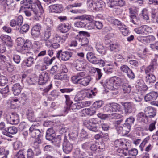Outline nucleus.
<instances>
[{
	"label": "nucleus",
	"mask_w": 158,
	"mask_h": 158,
	"mask_svg": "<svg viewBox=\"0 0 158 158\" xmlns=\"http://www.w3.org/2000/svg\"><path fill=\"white\" fill-rule=\"evenodd\" d=\"M21 3L23 4L21 7V9L31 8V11L37 18L40 17L44 13V10L40 2L34 3L32 0H23L21 1Z\"/></svg>",
	"instance_id": "f257e3e1"
},
{
	"label": "nucleus",
	"mask_w": 158,
	"mask_h": 158,
	"mask_svg": "<svg viewBox=\"0 0 158 158\" xmlns=\"http://www.w3.org/2000/svg\"><path fill=\"white\" fill-rule=\"evenodd\" d=\"M79 36L81 37L82 36H84V37L79 38V39H77L78 40L79 44L82 46L85 47V49L86 50H90L92 47L89 45V41L88 39L86 37H89L90 34L89 33L84 31H80L79 32Z\"/></svg>",
	"instance_id": "f03ea898"
},
{
	"label": "nucleus",
	"mask_w": 158,
	"mask_h": 158,
	"mask_svg": "<svg viewBox=\"0 0 158 158\" xmlns=\"http://www.w3.org/2000/svg\"><path fill=\"white\" fill-rule=\"evenodd\" d=\"M30 134L33 138L40 139L43 135L42 130L39 129L38 125H32L29 128Z\"/></svg>",
	"instance_id": "7ed1b4c3"
},
{
	"label": "nucleus",
	"mask_w": 158,
	"mask_h": 158,
	"mask_svg": "<svg viewBox=\"0 0 158 158\" xmlns=\"http://www.w3.org/2000/svg\"><path fill=\"white\" fill-rule=\"evenodd\" d=\"M97 122L94 118L85 120L84 122V125L89 129L94 132H97L98 129L97 126Z\"/></svg>",
	"instance_id": "20e7f679"
},
{
	"label": "nucleus",
	"mask_w": 158,
	"mask_h": 158,
	"mask_svg": "<svg viewBox=\"0 0 158 158\" xmlns=\"http://www.w3.org/2000/svg\"><path fill=\"white\" fill-rule=\"evenodd\" d=\"M73 54V53L70 51L62 52L61 50H60L57 53L56 57L60 60L66 61L72 57Z\"/></svg>",
	"instance_id": "39448f33"
},
{
	"label": "nucleus",
	"mask_w": 158,
	"mask_h": 158,
	"mask_svg": "<svg viewBox=\"0 0 158 158\" xmlns=\"http://www.w3.org/2000/svg\"><path fill=\"white\" fill-rule=\"evenodd\" d=\"M130 148L131 146L129 143L123 142L121 148H118L117 150V153L119 156H127Z\"/></svg>",
	"instance_id": "423d86ee"
},
{
	"label": "nucleus",
	"mask_w": 158,
	"mask_h": 158,
	"mask_svg": "<svg viewBox=\"0 0 158 158\" xmlns=\"http://www.w3.org/2000/svg\"><path fill=\"white\" fill-rule=\"evenodd\" d=\"M8 123L13 125H16L19 123V117L15 113H12L11 114L7 115L5 117Z\"/></svg>",
	"instance_id": "0eeeda50"
},
{
	"label": "nucleus",
	"mask_w": 158,
	"mask_h": 158,
	"mask_svg": "<svg viewBox=\"0 0 158 158\" xmlns=\"http://www.w3.org/2000/svg\"><path fill=\"white\" fill-rule=\"evenodd\" d=\"M120 108V106L117 103H113L109 104L108 105L105 106L104 107V110L105 112L108 113H114L119 111Z\"/></svg>",
	"instance_id": "6e6552de"
},
{
	"label": "nucleus",
	"mask_w": 158,
	"mask_h": 158,
	"mask_svg": "<svg viewBox=\"0 0 158 158\" xmlns=\"http://www.w3.org/2000/svg\"><path fill=\"white\" fill-rule=\"evenodd\" d=\"M73 148V144L69 142L65 137L63 144V149L64 152L66 154L70 152Z\"/></svg>",
	"instance_id": "1a4fd4ad"
},
{
	"label": "nucleus",
	"mask_w": 158,
	"mask_h": 158,
	"mask_svg": "<svg viewBox=\"0 0 158 158\" xmlns=\"http://www.w3.org/2000/svg\"><path fill=\"white\" fill-rule=\"evenodd\" d=\"M48 79V73L46 71L42 72L39 76L38 83L42 85L45 84Z\"/></svg>",
	"instance_id": "9d476101"
},
{
	"label": "nucleus",
	"mask_w": 158,
	"mask_h": 158,
	"mask_svg": "<svg viewBox=\"0 0 158 158\" xmlns=\"http://www.w3.org/2000/svg\"><path fill=\"white\" fill-rule=\"evenodd\" d=\"M100 83L104 87H106L108 89L114 90V85L112 77L110 78L109 80H106L104 81H101Z\"/></svg>",
	"instance_id": "9b49d317"
},
{
	"label": "nucleus",
	"mask_w": 158,
	"mask_h": 158,
	"mask_svg": "<svg viewBox=\"0 0 158 158\" xmlns=\"http://www.w3.org/2000/svg\"><path fill=\"white\" fill-rule=\"evenodd\" d=\"M26 55L27 56L29 57L23 61V63L27 66L30 67L34 63V58L33 56H31V55L33 54L31 52H27Z\"/></svg>",
	"instance_id": "f8f14e48"
},
{
	"label": "nucleus",
	"mask_w": 158,
	"mask_h": 158,
	"mask_svg": "<svg viewBox=\"0 0 158 158\" xmlns=\"http://www.w3.org/2000/svg\"><path fill=\"white\" fill-rule=\"evenodd\" d=\"M121 105L124 107L125 114H129L132 112L133 108L132 104L128 102H122L121 103Z\"/></svg>",
	"instance_id": "ddd939ff"
},
{
	"label": "nucleus",
	"mask_w": 158,
	"mask_h": 158,
	"mask_svg": "<svg viewBox=\"0 0 158 158\" xmlns=\"http://www.w3.org/2000/svg\"><path fill=\"white\" fill-rule=\"evenodd\" d=\"M144 111L147 114L148 118H153L156 115V110L152 107H148L146 108Z\"/></svg>",
	"instance_id": "4468645a"
},
{
	"label": "nucleus",
	"mask_w": 158,
	"mask_h": 158,
	"mask_svg": "<svg viewBox=\"0 0 158 158\" xmlns=\"http://www.w3.org/2000/svg\"><path fill=\"white\" fill-rule=\"evenodd\" d=\"M0 38L5 44L9 47H11L13 44V42L10 37L5 35H2L0 36Z\"/></svg>",
	"instance_id": "2eb2a0df"
},
{
	"label": "nucleus",
	"mask_w": 158,
	"mask_h": 158,
	"mask_svg": "<svg viewBox=\"0 0 158 158\" xmlns=\"http://www.w3.org/2000/svg\"><path fill=\"white\" fill-rule=\"evenodd\" d=\"M49 8L50 11L52 12L60 13L63 10L62 6L58 4L51 5Z\"/></svg>",
	"instance_id": "dca6fc26"
},
{
	"label": "nucleus",
	"mask_w": 158,
	"mask_h": 158,
	"mask_svg": "<svg viewBox=\"0 0 158 158\" xmlns=\"http://www.w3.org/2000/svg\"><path fill=\"white\" fill-rule=\"evenodd\" d=\"M92 79L90 77L88 76L82 79H78L77 81L75 82V84H79L84 86H86L89 84Z\"/></svg>",
	"instance_id": "f3484780"
},
{
	"label": "nucleus",
	"mask_w": 158,
	"mask_h": 158,
	"mask_svg": "<svg viewBox=\"0 0 158 158\" xmlns=\"http://www.w3.org/2000/svg\"><path fill=\"white\" fill-rule=\"evenodd\" d=\"M55 136V131L52 128L48 129L46 131V138L49 141H52Z\"/></svg>",
	"instance_id": "a211bd4d"
},
{
	"label": "nucleus",
	"mask_w": 158,
	"mask_h": 158,
	"mask_svg": "<svg viewBox=\"0 0 158 158\" xmlns=\"http://www.w3.org/2000/svg\"><path fill=\"white\" fill-rule=\"evenodd\" d=\"M158 96V94L157 92H152L147 94L145 96L144 99L146 102L154 101L156 99Z\"/></svg>",
	"instance_id": "6ab92c4d"
},
{
	"label": "nucleus",
	"mask_w": 158,
	"mask_h": 158,
	"mask_svg": "<svg viewBox=\"0 0 158 158\" xmlns=\"http://www.w3.org/2000/svg\"><path fill=\"white\" fill-rule=\"evenodd\" d=\"M55 80L67 81L69 80V77L67 74H63L62 72L55 75L53 77Z\"/></svg>",
	"instance_id": "aec40b11"
},
{
	"label": "nucleus",
	"mask_w": 158,
	"mask_h": 158,
	"mask_svg": "<svg viewBox=\"0 0 158 158\" xmlns=\"http://www.w3.org/2000/svg\"><path fill=\"white\" fill-rule=\"evenodd\" d=\"M52 28L50 27H48L44 31L43 35L41 36V40L47 41L51 35Z\"/></svg>",
	"instance_id": "412c9836"
},
{
	"label": "nucleus",
	"mask_w": 158,
	"mask_h": 158,
	"mask_svg": "<svg viewBox=\"0 0 158 158\" xmlns=\"http://www.w3.org/2000/svg\"><path fill=\"white\" fill-rule=\"evenodd\" d=\"M41 28V25L39 24L34 25L31 30L32 35L35 37H38L40 34V31Z\"/></svg>",
	"instance_id": "4be33fe9"
},
{
	"label": "nucleus",
	"mask_w": 158,
	"mask_h": 158,
	"mask_svg": "<svg viewBox=\"0 0 158 158\" xmlns=\"http://www.w3.org/2000/svg\"><path fill=\"white\" fill-rule=\"evenodd\" d=\"M71 26L68 23L60 24L58 27V29L62 33H66L70 29Z\"/></svg>",
	"instance_id": "5701e85b"
},
{
	"label": "nucleus",
	"mask_w": 158,
	"mask_h": 158,
	"mask_svg": "<svg viewBox=\"0 0 158 158\" xmlns=\"http://www.w3.org/2000/svg\"><path fill=\"white\" fill-rule=\"evenodd\" d=\"M22 87L19 83L15 84L12 87L13 94L15 95H18L21 92Z\"/></svg>",
	"instance_id": "b1692460"
},
{
	"label": "nucleus",
	"mask_w": 158,
	"mask_h": 158,
	"mask_svg": "<svg viewBox=\"0 0 158 158\" xmlns=\"http://www.w3.org/2000/svg\"><path fill=\"white\" fill-rule=\"evenodd\" d=\"M75 67L77 71H81L85 68L86 63L83 61L77 60L75 61Z\"/></svg>",
	"instance_id": "393cba45"
},
{
	"label": "nucleus",
	"mask_w": 158,
	"mask_h": 158,
	"mask_svg": "<svg viewBox=\"0 0 158 158\" xmlns=\"http://www.w3.org/2000/svg\"><path fill=\"white\" fill-rule=\"evenodd\" d=\"M137 120L139 122H143L145 123L147 120L148 118L147 114L142 112L138 113L136 116Z\"/></svg>",
	"instance_id": "a878e982"
},
{
	"label": "nucleus",
	"mask_w": 158,
	"mask_h": 158,
	"mask_svg": "<svg viewBox=\"0 0 158 158\" xmlns=\"http://www.w3.org/2000/svg\"><path fill=\"white\" fill-rule=\"evenodd\" d=\"M145 81L147 83L152 84L154 83L156 81L155 77L152 74H146L145 77Z\"/></svg>",
	"instance_id": "bb28decb"
},
{
	"label": "nucleus",
	"mask_w": 158,
	"mask_h": 158,
	"mask_svg": "<svg viewBox=\"0 0 158 158\" xmlns=\"http://www.w3.org/2000/svg\"><path fill=\"white\" fill-rule=\"evenodd\" d=\"M114 86V89L118 88V86H120L123 84L122 80L119 77H112Z\"/></svg>",
	"instance_id": "cd10ccee"
},
{
	"label": "nucleus",
	"mask_w": 158,
	"mask_h": 158,
	"mask_svg": "<svg viewBox=\"0 0 158 158\" xmlns=\"http://www.w3.org/2000/svg\"><path fill=\"white\" fill-rule=\"evenodd\" d=\"M109 47L110 50L114 52H118L120 51V46L117 43H110Z\"/></svg>",
	"instance_id": "c85d7f7f"
},
{
	"label": "nucleus",
	"mask_w": 158,
	"mask_h": 158,
	"mask_svg": "<svg viewBox=\"0 0 158 158\" xmlns=\"http://www.w3.org/2000/svg\"><path fill=\"white\" fill-rule=\"evenodd\" d=\"M85 73L84 72H80L77 73L76 75L73 76L72 78L73 82L75 84V82L77 81L78 79H82V77H84L85 75Z\"/></svg>",
	"instance_id": "c756f323"
},
{
	"label": "nucleus",
	"mask_w": 158,
	"mask_h": 158,
	"mask_svg": "<svg viewBox=\"0 0 158 158\" xmlns=\"http://www.w3.org/2000/svg\"><path fill=\"white\" fill-rule=\"evenodd\" d=\"M46 54V50H44L41 51L38 53L36 56L35 60L38 63L41 62L43 60V57Z\"/></svg>",
	"instance_id": "7c9ffc66"
},
{
	"label": "nucleus",
	"mask_w": 158,
	"mask_h": 158,
	"mask_svg": "<svg viewBox=\"0 0 158 158\" xmlns=\"http://www.w3.org/2000/svg\"><path fill=\"white\" fill-rule=\"evenodd\" d=\"M89 62L95 64H100L102 66H104L105 64V62L104 60L101 59H99L96 58L95 56Z\"/></svg>",
	"instance_id": "2f4dec72"
},
{
	"label": "nucleus",
	"mask_w": 158,
	"mask_h": 158,
	"mask_svg": "<svg viewBox=\"0 0 158 158\" xmlns=\"http://www.w3.org/2000/svg\"><path fill=\"white\" fill-rule=\"evenodd\" d=\"M96 48L98 52L100 54H105L106 52L105 47L100 43L97 44Z\"/></svg>",
	"instance_id": "473e14b6"
},
{
	"label": "nucleus",
	"mask_w": 158,
	"mask_h": 158,
	"mask_svg": "<svg viewBox=\"0 0 158 158\" xmlns=\"http://www.w3.org/2000/svg\"><path fill=\"white\" fill-rule=\"evenodd\" d=\"M93 17L91 15H84L81 16H77L75 19H83L85 21V20L92 22L93 21Z\"/></svg>",
	"instance_id": "72a5a7b5"
},
{
	"label": "nucleus",
	"mask_w": 158,
	"mask_h": 158,
	"mask_svg": "<svg viewBox=\"0 0 158 158\" xmlns=\"http://www.w3.org/2000/svg\"><path fill=\"white\" fill-rule=\"evenodd\" d=\"M27 118L28 120L31 122L35 121V117L33 111L31 110H28L27 113Z\"/></svg>",
	"instance_id": "f704fd0d"
},
{
	"label": "nucleus",
	"mask_w": 158,
	"mask_h": 158,
	"mask_svg": "<svg viewBox=\"0 0 158 158\" xmlns=\"http://www.w3.org/2000/svg\"><path fill=\"white\" fill-rule=\"evenodd\" d=\"M64 97L66 99V103L67 105L66 109V110L64 111L65 112H67L68 111L70 110V106L73 103V102L70 100V97L69 95H65Z\"/></svg>",
	"instance_id": "c9c22d12"
},
{
	"label": "nucleus",
	"mask_w": 158,
	"mask_h": 158,
	"mask_svg": "<svg viewBox=\"0 0 158 158\" xmlns=\"http://www.w3.org/2000/svg\"><path fill=\"white\" fill-rule=\"evenodd\" d=\"M81 21H77L74 24L75 27L78 28H83L87 24V23L84 19H81Z\"/></svg>",
	"instance_id": "e433bc0d"
},
{
	"label": "nucleus",
	"mask_w": 158,
	"mask_h": 158,
	"mask_svg": "<svg viewBox=\"0 0 158 158\" xmlns=\"http://www.w3.org/2000/svg\"><path fill=\"white\" fill-rule=\"evenodd\" d=\"M118 0H107L108 6L111 8H115L118 6Z\"/></svg>",
	"instance_id": "4c0bfd02"
},
{
	"label": "nucleus",
	"mask_w": 158,
	"mask_h": 158,
	"mask_svg": "<svg viewBox=\"0 0 158 158\" xmlns=\"http://www.w3.org/2000/svg\"><path fill=\"white\" fill-rule=\"evenodd\" d=\"M55 59V57H53L51 59L48 57H46L44 58L43 60L44 63L46 64L48 66L51 65Z\"/></svg>",
	"instance_id": "58836bf2"
},
{
	"label": "nucleus",
	"mask_w": 158,
	"mask_h": 158,
	"mask_svg": "<svg viewBox=\"0 0 158 158\" xmlns=\"http://www.w3.org/2000/svg\"><path fill=\"white\" fill-rule=\"evenodd\" d=\"M32 44L30 41L29 40H27L24 42V44L22 46V49L23 50H27L31 47Z\"/></svg>",
	"instance_id": "ea45409f"
},
{
	"label": "nucleus",
	"mask_w": 158,
	"mask_h": 158,
	"mask_svg": "<svg viewBox=\"0 0 158 158\" xmlns=\"http://www.w3.org/2000/svg\"><path fill=\"white\" fill-rule=\"evenodd\" d=\"M28 99L27 96L24 93H22L19 96V102L24 104Z\"/></svg>",
	"instance_id": "a19ab883"
},
{
	"label": "nucleus",
	"mask_w": 158,
	"mask_h": 158,
	"mask_svg": "<svg viewBox=\"0 0 158 158\" xmlns=\"http://www.w3.org/2000/svg\"><path fill=\"white\" fill-rule=\"evenodd\" d=\"M131 19L133 24L138 26L141 25V22L139 18L137 17L136 15L131 18Z\"/></svg>",
	"instance_id": "79ce46f5"
},
{
	"label": "nucleus",
	"mask_w": 158,
	"mask_h": 158,
	"mask_svg": "<svg viewBox=\"0 0 158 158\" xmlns=\"http://www.w3.org/2000/svg\"><path fill=\"white\" fill-rule=\"evenodd\" d=\"M123 129V134L124 135L127 134L131 130V127L127 125L124 123L122 126Z\"/></svg>",
	"instance_id": "37998d69"
},
{
	"label": "nucleus",
	"mask_w": 158,
	"mask_h": 158,
	"mask_svg": "<svg viewBox=\"0 0 158 158\" xmlns=\"http://www.w3.org/2000/svg\"><path fill=\"white\" fill-rule=\"evenodd\" d=\"M29 26L27 24L23 25L20 28L19 32L23 34V32L26 33L29 30Z\"/></svg>",
	"instance_id": "c03bdc74"
},
{
	"label": "nucleus",
	"mask_w": 158,
	"mask_h": 158,
	"mask_svg": "<svg viewBox=\"0 0 158 158\" xmlns=\"http://www.w3.org/2000/svg\"><path fill=\"white\" fill-rule=\"evenodd\" d=\"M151 13L152 18L154 19L156 17V22L158 23V8L157 10L152 9Z\"/></svg>",
	"instance_id": "a18cd8bd"
},
{
	"label": "nucleus",
	"mask_w": 158,
	"mask_h": 158,
	"mask_svg": "<svg viewBox=\"0 0 158 158\" xmlns=\"http://www.w3.org/2000/svg\"><path fill=\"white\" fill-rule=\"evenodd\" d=\"M143 97V96L141 93L139 92L138 93L135 94L134 99L136 102H140L142 101Z\"/></svg>",
	"instance_id": "49530a36"
},
{
	"label": "nucleus",
	"mask_w": 158,
	"mask_h": 158,
	"mask_svg": "<svg viewBox=\"0 0 158 158\" xmlns=\"http://www.w3.org/2000/svg\"><path fill=\"white\" fill-rule=\"evenodd\" d=\"M144 34H148L152 33V30L151 27L147 25H143Z\"/></svg>",
	"instance_id": "de8ad7c7"
},
{
	"label": "nucleus",
	"mask_w": 158,
	"mask_h": 158,
	"mask_svg": "<svg viewBox=\"0 0 158 158\" xmlns=\"http://www.w3.org/2000/svg\"><path fill=\"white\" fill-rule=\"evenodd\" d=\"M7 82L8 81L6 78L5 76L1 75L0 77V86H4Z\"/></svg>",
	"instance_id": "09e8293b"
},
{
	"label": "nucleus",
	"mask_w": 158,
	"mask_h": 158,
	"mask_svg": "<svg viewBox=\"0 0 158 158\" xmlns=\"http://www.w3.org/2000/svg\"><path fill=\"white\" fill-rule=\"evenodd\" d=\"M134 121V118L132 116H131L126 120L125 123L131 127V126L133 123Z\"/></svg>",
	"instance_id": "8fccbe9b"
},
{
	"label": "nucleus",
	"mask_w": 158,
	"mask_h": 158,
	"mask_svg": "<svg viewBox=\"0 0 158 158\" xmlns=\"http://www.w3.org/2000/svg\"><path fill=\"white\" fill-rule=\"evenodd\" d=\"M84 98L82 93L77 94L74 98V101L75 102H79L83 100Z\"/></svg>",
	"instance_id": "3c124183"
},
{
	"label": "nucleus",
	"mask_w": 158,
	"mask_h": 158,
	"mask_svg": "<svg viewBox=\"0 0 158 158\" xmlns=\"http://www.w3.org/2000/svg\"><path fill=\"white\" fill-rule=\"evenodd\" d=\"M144 43H149L155 40V38L153 36L150 35L144 37Z\"/></svg>",
	"instance_id": "603ef678"
},
{
	"label": "nucleus",
	"mask_w": 158,
	"mask_h": 158,
	"mask_svg": "<svg viewBox=\"0 0 158 158\" xmlns=\"http://www.w3.org/2000/svg\"><path fill=\"white\" fill-rule=\"evenodd\" d=\"M59 70V68L57 65L52 66L50 70V73L53 75L58 72Z\"/></svg>",
	"instance_id": "864d4df0"
},
{
	"label": "nucleus",
	"mask_w": 158,
	"mask_h": 158,
	"mask_svg": "<svg viewBox=\"0 0 158 158\" xmlns=\"http://www.w3.org/2000/svg\"><path fill=\"white\" fill-rule=\"evenodd\" d=\"M8 131L10 134H14L17 132V129L15 127H10L8 128Z\"/></svg>",
	"instance_id": "5fc2aeb1"
},
{
	"label": "nucleus",
	"mask_w": 158,
	"mask_h": 158,
	"mask_svg": "<svg viewBox=\"0 0 158 158\" xmlns=\"http://www.w3.org/2000/svg\"><path fill=\"white\" fill-rule=\"evenodd\" d=\"M98 147H99L100 149H103L102 148H100V146H98V143H95L91 144L90 146V149L92 151L94 152L97 150L98 148Z\"/></svg>",
	"instance_id": "6e6d98bb"
},
{
	"label": "nucleus",
	"mask_w": 158,
	"mask_h": 158,
	"mask_svg": "<svg viewBox=\"0 0 158 158\" xmlns=\"http://www.w3.org/2000/svg\"><path fill=\"white\" fill-rule=\"evenodd\" d=\"M97 10H102V7L104 6L103 2L101 1L96 2Z\"/></svg>",
	"instance_id": "4d7b16f0"
},
{
	"label": "nucleus",
	"mask_w": 158,
	"mask_h": 158,
	"mask_svg": "<svg viewBox=\"0 0 158 158\" xmlns=\"http://www.w3.org/2000/svg\"><path fill=\"white\" fill-rule=\"evenodd\" d=\"M85 112L87 115L91 116L93 115L96 111L93 108H88L85 109Z\"/></svg>",
	"instance_id": "13d9d810"
},
{
	"label": "nucleus",
	"mask_w": 158,
	"mask_h": 158,
	"mask_svg": "<svg viewBox=\"0 0 158 158\" xmlns=\"http://www.w3.org/2000/svg\"><path fill=\"white\" fill-rule=\"evenodd\" d=\"M143 25L134 29V31L137 34L141 35L144 34Z\"/></svg>",
	"instance_id": "bf43d9fd"
},
{
	"label": "nucleus",
	"mask_w": 158,
	"mask_h": 158,
	"mask_svg": "<svg viewBox=\"0 0 158 158\" xmlns=\"http://www.w3.org/2000/svg\"><path fill=\"white\" fill-rule=\"evenodd\" d=\"M103 104V102L102 101H98L94 102L93 104V106L94 108H98L101 107Z\"/></svg>",
	"instance_id": "052dcab7"
},
{
	"label": "nucleus",
	"mask_w": 158,
	"mask_h": 158,
	"mask_svg": "<svg viewBox=\"0 0 158 158\" xmlns=\"http://www.w3.org/2000/svg\"><path fill=\"white\" fill-rule=\"evenodd\" d=\"M123 141L125 142L123 139H120L116 140L114 142L115 146L117 147H121L123 142Z\"/></svg>",
	"instance_id": "680f3d73"
},
{
	"label": "nucleus",
	"mask_w": 158,
	"mask_h": 158,
	"mask_svg": "<svg viewBox=\"0 0 158 158\" xmlns=\"http://www.w3.org/2000/svg\"><path fill=\"white\" fill-rule=\"evenodd\" d=\"M131 87L129 85H127L124 86L123 89V93L124 94H129L131 92Z\"/></svg>",
	"instance_id": "e2e57ef3"
},
{
	"label": "nucleus",
	"mask_w": 158,
	"mask_h": 158,
	"mask_svg": "<svg viewBox=\"0 0 158 158\" xmlns=\"http://www.w3.org/2000/svg\"><path fill=\"white\" fill-rule=\"evenodd\" d=\"M155 69L152 67L151 66L149 65L146 67L145 69V72L146 74H152Z\"/></svg>",
	"instance_id": "0e129e2a"
},
{
	"label": "nucleus",
	"mask_w": 158,
	"mask_h": 158,
	"mask_svg": "<svg viewBox=\"0 0 158 158\" xmlns=\"http://www.w3.org/2000/svg\"><path fill=\"white\" fill-rule=\"evenodd\" d=\"M105 72L107 74H110L113 71L114 69L112 67H110L109 65L104 68Z\"/></svg>",
	"instance_id": "69168bd1"
},
{
	"label": "nucleus",
	"mask_w": 158,
	"mask_h": 158,
	"mask_svg": "<svg viewBox=\"0 0 158 158\" xmlns=\"http://www.w3.org/2000/svg\"><path fill=\"white\" fill-rule=\"evenodd\" d=\"M138 153L137 149L135 148L131 149L129 150L128 152V155L129 154L132 156H136Z\"/></svg>",
	"instance_id": "338daca9"
},
{
	"label": "nucleus",
	"mask_w": 158,
	"mask_h": 158,
	"mask_svg": "<svg viewBox=\"0 0 158 158\" xmlns=\"http://www.w3.org/2000/svg\"><path fill=\"white\" fill-rule=\"evenodd\" d=\"M24 152L23 150H20L16 155V158H25Z\"/></svg>",
	"instance_id": "774afa93"
}]
</instances>
